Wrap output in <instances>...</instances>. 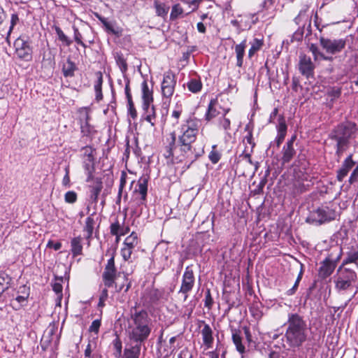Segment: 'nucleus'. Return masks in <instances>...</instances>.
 <instances>
[{
    "mask_svg": "<svg viewBox=\"0 0 358 358\" xmlns=\"http://www.w3.org/2000/svg\"><path fill=\"white\" fill-rule=\"evenodd\" d=\"M287 328L285 336L290 348H299L307 340L308 329L306 322L298 313H289L287 321Z\"/></svg>",
    "mask_w": 358,
    "mask_h": 358,
    "instance_id": "f257e3e1",
    "label": "nucleus"
},
{
    "mask_svg": "<svg viewBox=\"0 0 358 358\" xmlns=\"http://www.w3.org/2000/svg\"><path fill=\"white\" fill-rule=\"evenodd\" d=\"M357 130V127L355 122L347 121L338 124L330 132L329 138L336 143L335 156L338 162L341 160L344 152L349 148L350 139Z\"/></svg>",
    "mask_w": 358,
    "mask_h": 358,
    "instance_id": "f03ea898",
    "label": "nucleus"
},
{
    "mask_svg": "<svg viewBox=\"0 0 358 358\" xmlns=\"http://www.w3.org/2000/svg\"><path fill=\"white\" fill-rule=\"evenodd\" d=\"M167 142L168 145L165 147V153L164 154L166 159H173L175 157L179 162H182L184 159H188L190 163H192L204 152L203 149L201 152H196L192 144L177 142L175 132L170 134V138H167Z\"/></svg>",
    "mask_w": 358,
    "mask_h": 358,
    "instance_id": "7ed1b4c3",
    "label": "nucleus"
},
{
    "mask_svg": "<svg viewBox=\"0 0 358 358\" xmlns=\"http://www.w3.org/2000/svg\"><path fill=\"white\" fill-rule=\"evenodd\" d=\"M210 241H213V240L210 238V235L207 232L199 233L195 238H191L189 241L184 256L182 257L180 260L178 266L182 268L184 266L185 259L196 256L201 253L203 250H210V247H208Z\"/></svg>",
    "mask_w": 358,
    "mask_h": 358,
    "instance_id": "20e7f679",
    "label": "nucleus"
},
{
    "mask_svg": "<svg viewBox=\"0 0 358 358\" xmlns=\"http://www.w3.org/2000/svg\"><path fill=\"white\" fill-rule=\"evenodd\" d=\"M336 217V212L335 208H333L332 206H322L310 213V216L307 218V221L317 222L319 224H321L334 220Z\"/></svg>",
    "mask_w": 358,
    "mask_h": 358,
    "instance_id": "39448f33",
    "label": "nucleus"
},
{
    "mask_svg": "<svg viewBox=\"0 0 358 358\" xmlns=\"http://www.w3.org/2000/svg\"><path fill=\"white\" fill-rule=\"evenodd\" d=\"M320 44L326 53L334 55L343 51L346 46V40L343 38L331 39L321 36Z\"/></svg>",
    "mask_w": 358,
    "mask_h": 358,
    "instance_id": "423d86ee",
    "label": "nucleus"
},
{
    "mask_svg": "<svg viewBox=\"0 0 358 358\" xmlns=\"http://www.w3.org/2000/svg\"><path fill=\"white\" fill-rule=\"evenodd\" d=\"M15 54L17 57L24 61L32 59V48L27 36H20L14 42Z\"/></svg>",
    "mask_w": 358,
    "mask_h": 358,
    "instance_id": "0eeeda50",
    "label": "nucleus"
},
{
    "mask_svg": "<svg viewBox=\"0 0 358 358\" xmlns=\"http://www.w3.org/2000/svg\"><path fill=\"white\" fill-rule=\"evenodd\" d=\"M127 331L129 341L134 343L135 345H139V346L141 347V345L149 337L151 332V328H136L128 327Z\"/></svg>",
    "mask_w": 358,
    "mask_h": 358,
    "instance_id": "6e6552de",
    "label": "nucleus"
},
{
    "mask_svg": "<svg viewBox=\"0 0 358 358\" xmlns=\"http://www.w3.org/2000/svg\"><path fill=\"white\" fill-rule=\"evenodd\" d=\"M131 321L129 327L136 328H150L149 324L150 319L148 316L147 311L141 310L138 311L136 310L134 312L131 313Z\"/></svg>",
    "mask_w": 358,
    "mask_h": 358,
    "instance_id": "1a4fd4ad",
    "label": "nucleus"
},
{
    "mask_svg": "<svg viewBox=\"0 0 358 358\" xmlns=\"http://www.w3.org/2000/svg\"><path fill=\"white\" fill-rule=\"evenodd\" d=\"M196 124L193 121H188L187 126L182 127V134L178 136L177 142L192 144L196 139Z\"/></svg>",
    "mask_w": 358,
    "mask_h": 358,
    "instance_id": "9d476101",
    "label": "nucleus"
},
{
    "mask_svg": "<svg viewBox=\"0 0 358 358\" xmlns=\"http://www.w3.org/2000/svg\"><path fill=\"white\" fill-rule=\"evenodd\" d=\"M102 279L106 287H112L114 285L117 287L120 279L127 280L126 274L124 272H117V270H105Z\"/></svg>",
    "mask_w": 358,
    "mask_h": 358,
    "instance_id": "9b49d317",
    "label": "nucleus"
},
{
    "mask_svg": "<svg viewBox=\"0 0 358 358\" xmlns=\"http://www.w3.org/2000/svg\"><path fill=\"white\" fill-rule=\"evenodd\" d=\"M163 295L164 292L162 290L154 287H148L145 289L143 295V303L145 306L157 304L163 297Z\"/></svg>",
    "mask_w": 358,
    "mask_h": 358,
    "instance_id": "f8f14e48",
    "label": "nucleus"
},
{
    "mask_svg": "<svg viewBox=\"0 0 358 358\" xmlns=\"http://www.w3.org/2000/svg\"><path fill=\"white\" fill-rule=\"evenodd\" d=\"M341 271L342 270H338ZM343 273H341L339 277L336 282V288L338 289H347L352 284L357 275L352 270H343Z\"/></svg>",
    "mask_w": 358,
    "mask_h": 358,
    "instance_id": "ddd939ff",
    "label": "nucleus"
},
{
    "mask_svg": "<svg viewBox=\"0 0 358 358\" xmlns=\"http://www.w3.org/2000/svg\"><path fill=\"white\" fill-rule=\"evenodd\" d=\"M299 69L300 73L308 79L313 76L315 65L310 57L306 55L299 56Z\"/></svg>",
    "mask_w": 358,
    "mask_h": 358,
    "instance_id": "4468645a",
    "label": "nucleus"
},
{
    "mask_svg": "<svg viewBox=\"0 0 358 358\" xmlns=\"http://www.w3.org/2000/svg\"><path fill=\"white\" fill-rule=\"evenodd\" d=\"M194 284V277L192 270H186L183 274L182 285L180 292L185 294V299H187V294L192 289Z\"/></svg>",
    "mask_w": 358,
    "mask_h": 358,
    "instance_id": "2eb2a0df",
    "label": "nucleus"
},
{
    "mask_svg": "<svg viewBox=\"0 0 358 358\" xmlns=\"http://www.w3.org/2000/svg\"><path fill=\"white\" fill-rule=\"evenodd\" d=\"M29 295L30 287L29 286L26 285L20 286L17 291V296L14 299L15 301L18 303V307L16 308V310L27 305Z\"/></svg>",
    "mask_w": 358,
    "mask_h": 358,
    "instance_id": "dca6fc26",
    "label": "nucleus"
},
{
    "mask_svg": "<svg viewBox=\"0 0 358 358\" xmlns=\"http://www.w3.org/2000/svg\"><path fill=\"white\" fill-rule=\"evenodd\" d=\"M125 217L124 218L122 224H120L118 219L116 218L115 221L111 223L110 226V233L113 236H117L120 238L122 236H124L129 232V227L124 225V221Z\"/></svg>",
    "mask_w": 358,
    "mask_h": 358,
    "instance_id": "f3484780",
    "label": "nucleus"
},
{
    "mask_svg": "<svg viewBox=\"0 0 358 358\" xmlns=\"http://www.w3.org/2000/svg\"><path fill=\"white\" fill-rule=\"evenodd\" d=\"M78 70L76 63L72 61L71 57H68L66 62H64L62 67V72L65 78H73L75 72Z\"/></svg>",
    "mask_w": 358,
    "mask_h": 358,
    "instance_id": "a211bd4d",
    "label": "nucleus"
},
{
    "mask_svg": "<svg viewBox=\"0 0 358 358\" xmlns=\"http://www.w3.org/2000/svg\"><path fill=\"white\" fill-rule=\"evenodd\" d=\"M281 162L282 165L289 163L296 154L294 145L285 143L281 150Z\"/></svg>",
    "mask_w": 358,
    "mask_h": 358,
    "instance_id": "6ab92c4d",
    "label": "nucleus"
},
{
    "mask_svg": "<svg viewBox=\"0 0 358 358\" xmlns=\"http://www.w3.org/2000/svg\"><path fill=\"white\" fill-rule=\"evenodd\" d=\"M103 188L102 182L100 179H96V182L94 185L91 187L90 189V203L92 204H94V211L96 210V206L98 202L99 196L101 192V189Z\"/></svg>",
    "mask_w": 358,
    "mask_h": 358,
    "instance_id": "aec40b11",
    "label": "nucleus"
},
{
    "mask_svg": "<svg viewBox=\"0 0 358 358\" xmlns=\"http://www.w3.org/2000/svg\"><path fill=\"white\" fill-rule=\"evenodd\" d=\"M96 215V211H94L90 215L86 218L85 226L83 227V231L87 233V239H91L93 236L94 225L96 224V220L94 216Z\"/></svg>",
    "mask_w": 358,
    "mask_h": 358,
    "instance_id": "412c9836",
    "label": "nucleus"
},
{
    "mask_svg": "<svg viewBox=\"0 0 358 358\" xmlns=\"http://www.w3.org/2000/svg\"><path fill=\"white\" fill-rule=\"evenodd\" d=\"M69 278V274L66 271H65L64 275L59 276L55 275V282L52 284V289L57 294H59L60 296H62V283L64 280L68 281Z\"/></svg>",
    "mask_w": 358,
    "mask_h": 358,
    "instance_id": "4be33fe9",
    "label": "nucleus"
},
{
    "mask_svg": "<svg viewBox=\"0 0 358 358\" xmlns=\"http://www.w3.org/2000/svg\"><path fill=\"white\" fill-rule=\"evenodd\" d=\"M246 40L243 41L241 43L235 46V53L236 56V66L242 67L243 64V57L245 52Z\"/></svg>",
    "mask_w": 358,
    "mask_h": 358,
    "instance_id": "5701e85b",
    "label": "nucleus"
},
{
    "mask_svg": "<svg viewBox=\"0 0 358 358\" xmlns=\"http://www.w3.org/2000/svg\"><path fill=\"white\" fill-rule=\"evenodd\" d=\"M90 117L88 113L85 114L84 120H80L81 133L84 136H90L94 133V127L90 124Z\"/></svg>",
    "mask_w": 358,
    "mask_h": 358,
    "instance_id": "b1692460",
    "label": "nucleus"
},
{
    "mask_svg": "<svg viewBox=\"0 0 358 358\" xmlns=\"http://www.w3.org/2000/svg\"><path fill=\"white\" fill-rule=\"evenodd\" d=\"M12 282V278L5 271H0V296L11 286Z\"/></svg>",
    "mask_w": 358,
    "mask_h": 358,
    "instance_id": "393cba45",
    "label": "nucleus"
},
{
    "mask_svg": "<svg viewBox=\"0 0 358 358\" xmlns=\"http://www.w3.org/2000/svg\"><path fill=\"white\" fill-rule=\"evenodd\" d=\"M216 104H217V99H212L210 101L205 114V120L206 121H210L220 114V112L215 108Z\"/></svg>",
    "mask_w": 358,
    "mask_h": 358,
    "instance_id": "a878e982",
    "label": "nucleus"
},
{
    "mask_svg": "<svg viewBox=\"0 0 358 358\" xmlns=\"http://www.w3.org/2000/svg\"><path fill=\"white\" fill-rule=\"evenodd\" d=\"M154 7L155 8L156 15L165 20L168 16V13L170 7L168 4L160 1H155L154 2Z\"/></svg>",
    "mask_w": 358,
    "mask_h": 358,
    "instance_id": "bb28decb",
    "label": "nucleus"
},
{
    "mask_svg": "<svg viewBox=\"0 0 358 358\" xmlns=\"http://www.w3.org/2000/svg\"><path fill=\"white\" fill-rule=\"evenodd\" d=\"M201 335H202L203 344L207 348H210L212 346V344L213 342V331L208 324H206L203 326V327L201 330Z\"/></svg>",
    "mask_w": 358,
    "mask_h": 358,
    "instance_id": "cd10ccee",
    "label": "nucleus"
},
{
    "mask_svg": "<svg viewBox=\"0 0 358 358\" xmlns=\"http://www.w3.org/2000/svg\"><path fill=\"white\" fill-rule=\"evenodd\" d=\"M150 177L148 176H143L138 181V189H136L141 195V200L145 201L148 193V182Z\"/></svg>",
    "mask_w": 358,
    "mask_h": 358,
    "instance_id": "c85d7f7f",
    "label": "nucleus"
},
{
    "mask_svg": "<svg viewBox=\"0 0 358 358\" xmlns=\"http://www.w3.org/2000/svg\"><path fill=\"white\" fill-rule=\"evenodd\" d=\"M83 238L80 236L74 237L71 241V251L73 257L80 255L83 252Z\"/></svg>",
    "mask_w": 358,
    "mask_h": 358,
    "instance_id": "c756f323",
    "label": "nucleus"
},
{
    "mask_svg": "<svg viewBox=\"0 0 358 358\" xmlns=\"http://www.w3.org/2000/svg\"><path fill=\"white\" fill-rule=\"evenodd\" d=\"M309 50L313 53L315 60H317L318 58L328 62H332L334 60V57L331 55H326L320 51L318 47L314 43L310 44Z\"/></svg>",
    "mask_w": 358,
    "mask_h": 358,
    "instance_id": "7c9ffc66",
    "label": "nucleus"
},
{
    "mask_svg": "<svg viewBox=\"0 0 358 358\" xmlns=\"http://www.w3.org/2000/svg\"><path fill=\"white\" fill-rule=\"evenodd\" d=\"M141 347L139 345H131L129 348H125L122 358H138Z\"/></svg>",
    "mask_w": 358,
    "mask_h": 358,
    "instance_id": "2f4dec72",
    "label": "nucleus"
},
{
    "mask_svg": "<svg viewBox=\"0 0 358 358\" xmlns=\"http://www.w3.org/2000/svg\"><path fill=\"white\" fill-rule=\"evenodd\" d=\"M187 87L189 91L194 94H196L202 90L203 84L200 78H191L187 83Z\"/></svg>",
    "mask_w": 358,
    "mask_h": 358,
    "instance_id": "473e14b6",
    "label": "nucleus"
},
{
    "mask_svg": "<svg viewBox=\"0 0 358 358\" xmlns=\"http://www.w3.org/2000/svg\"><path fill=\"white\" fill-rule=\"evenodd\" d=\"M232 341L238 352L243 354L245 352V346L242 344V338L240 331L234 330L232 332Z\"/></svg>",
    "mask_w": 358,
    "mask_h": 358,
    "instance_id": "72a5a7b5",
    "label": "nucleus"
},
{
    "mask_svg": "<svg viewBox=\"0 0 358 358\" xmlns=\"http://www.w3.org/2000/svg\"><path fill=\"white\" fill-rule=\"evenodd\" d=\"M176 85V78L174 73L171 71L166 72L164 75L162 87H175Z\"/></svg>",
    "mask_w": 358,
    "mask_h": 358,
    "instance_id": "f704fd0d",
    "label": "nucleus"
},
{
    "mask_svg": "<svg viewBox=\"0 0 358 358\" xmlns=\"http://www.w3.org/2000/svg\"><path fill=\"white\" fill-rule=\"evenodd\" d=\"M115 59L117 65L119 66L121 72L124 73L128 70V65L127 63L126 59L124 57V55L120 52H117L115 54Z\"/></svg>",
    "mask_w": 358,
    "mask_h": 358,
    "instance_id": "c9c22d12",
    "label": "nucleus"
},
{
    "mask_svg": "<svg viewBox=\"0 0 358 358\" xmlns=\"http://www.w3.org/2000/svg\"><path fill=\"white\" fill-rule=\"evenodd\" d=\"M183 8L180 6V3H176L172 6L171 14H170V20L176 21L178 18L182 17L183 14Z\"/></svg>",
    "mask_w": 358,
    "mask_h": 358,
    "instance_id": "e433bc0d",
    "label": "nucleus"
},
{
    "mask_svg": "<svg viewBox=\"0 0 358 358\" xmlns=\"http://www.w3.org/2000/svg\"><path fill=\"white\" fill-rule=\"evenodd\" d=\"M358 262V246L357 249H352L348 252V257L343 260V264L338 267V268H343V266L348 263H357Z\"/></svg>",
    "mask_w": 358,
    "mask_h": 358,
    "instance_id": "4c0bfd02",
    "label": "nucleus"
},
{
    "mask_svg": "<svg viewBox=\"0 0 358 358\" xmlns=\"http://www.w3.org/2000/svg\"><path fill=\"white\" fill-rule=\"evenodd\" d=\"M341 87H329L327 90V95L331 97V102H334L336 99L341 96Z\"/></svg>",
    "mask_w": 358,
    "mask_h": 358,
    "instance_id": "58836bf2",
    "label": "nucleus"
},
{
    "mask_svg": "<svg viewBox=\"0 0 358 358\" xmlns=\"http://www.w3.org/2000/svg\"><path fill=\"white\" fill-rule=\"evenodd\" d=\"M138 240L137 234L133 231L129 236L125 238L124 245V247L133 249L138 245Z\"/></svg>",
    "mask_w": 358,
    "mask_h": 358,
    "instance_id": "ea45409f",
    "label": "nucleus"
},
{
    "mask_svg": "<svg viewBox=\"0 0 358 358\" xmlns=\"http://www.w3.org/2000/svg\"><path fill=\"white\" fill-rule=\"evenodd\" d=\"M141 88H142V99L143 100H150L153 101V96H152V90H150L148 83L146 80H144L141 84Z\"/></svg>",
    "mask_w": 358,
    "mask_h": 358,
    "instance_id": "a19ab883",
    "label": "nucleus"
},
{
    "mask_svg": "<svg viewBox=\"0 0 358 358\" xmlns=\"http://www.w3.org/2000/svg\"><path fill=\"white\" fill-rule=\"evenodd\" d=\"M94 159H85L83 162V167L90 178L92 173L94 171Z\"/></svg>",
    "mask_w": 358,
    "mask_h": 358,
    "instance_id": "79ce46f5",
    "label": "nucleus"
},
{
    "mask_svg": "<svg viewBox=\"0 0 358 358\" xmlns=\"http://www.w3.org/2000/svg\"><path fill=\"white\" fill-rule=\"evenodd\" d=\"M278 134L286 136L287 125L286 124L285 118L283 115H280L278 117V124L276 127Z\"/></svg>",
    "mask_w": 358,
    "mask_h": 358,
    "instance_id": "37998d69",
    "label": "nucleus"
},
{
    "mask_svg": "<svg viewBox=\"0 0 358 358\" xmlns=\"http://www.w3.org/2000/svg\"><path fill=\"white\" fill-rule=\"evenodd\" d=\"M262 40L255 38L252 43L251 48L248 51V57L251 58L254 55V54L262 48Z\"/></svg>",
    "mask_w": 358,
    "mask_h": 358,
    "instance_id": "c03bdc74",
    "label": "nucleus"
},
{
    "mask_svg": "<svg viewBox=\"0 0 358 358\" xmlns=\"http://www.w3.org/2000/svg\"><path fill=\"white\" fill-rule=\"evenodd\" d=\"M155 118H156V114H155V107L151 108L150 110H149L146 113L145 112L142 115V119H143V120H146L147 122H150L152 126H155V123L154 122Z\"/></svg>",
    "mask_w": 358,
    "mask_h": 358,
    "instance_id": "a18cd8bd",
    "label": "nucleus"
},
{
    "mask_svg": "<svg viewBox=\"0 0 358 358\" xmlns=\"http://www.w3.org/2000/svg\"><path fill=\"white\" fill-rule=\"evenodd\" d=\"M216 148L217 145H213L212 146V150L208 155L210 161L214 164H217L221 158V154L216 150Z\"/></svg>",
    "mask_w": 358,
    "mask_h": 358,
    "instance_id": "49530a36",
    "label": "nucleus"
},
{
    "mask_svg": "<svg viewBox=\"0 0 358 358\" xmlns=\"http://www.w3.org/2000/svg\"><path fill=\"white\" fill-rule=\"evenodd\" d=\"M105 31L108 33L115 35L117 37H120L122 36V29H115L111 22H108L106 26L103 27Z\"/></svg>",
    "mask_w": 358,
    "mask_h": 358,
    "instance_id": "de8ad7c7",
    "label": "nucleus"
},
{
    "mask_svg": "<svg viewBox=\"0 0 358 358\" xmlns=\"http://www.w3.org/2000/svg\"><path fill=\"white\" fill-rule=\"evenodd\" d=\"M55 31L59 41L65 43L66 45L69 46L72 43V41L70 40L63 32V31L59 27H55Z\"/></svg>",
    "mask_w": 358,
    "mask_h": 358,
    "instance_id": "09e8293b",
    "label": "nucleus"
},
{
    "mask_svg": "<svg viewBox=\"0 0 358 358\" xmlns=\"http://www.w3.org/2000/svg\"><path fill=\"white\" fill-rule=\"evenodd\" d=\"M113 348L115 350V352L114 353L115 357H120L122 355V343L120 338L118 336L113 341Z\"/></svg>",
    "mask_w": 358,
    "mask_h": 358,
    "instance_id": "8fccbe9b",
    "label": "nucleus"
},
{
    "mask_svg": "<svg viewBox=\"0 0 358 358\" xmlns=\"http://www.w3.org/2000/svg\"><path fill=\"white\" fill-rule=\"evenodd\" d=\"M78 194L74 191H68L64 194V201L67 203L73 204L77 201Z\"/></svg>",
    "mask_w": 358,
    "mask_h": 358,
    "instance_id": "3c124183",
    "label": "nucleus"
},
{
    "mask_svg": "<svg viewBox=\"0 0 358 358\" xmlns=\"http://www.w3.org/2000/svg\"><path fill=\"white\" fill-rule=\"evenodd\" d=\"M213 303L214 301L210 294V290L207 289L205 293L204 306L210 310L212 308Z\"/></svg>",
    "mask_w": 358,
    "mask_h": 358,
    "instance_id": "603ef678",
    "label": "nucleus"
},
{
    "mask_svg": "<svg viewBox=\"0 0 358 358\" xmlns=\"http://www.w3.org/2000/svg\"><path fill=\"white\" fill-rule=\"evenodd\" d=\"M355 162L352 159V155L350 154L348 156V157L344 160L343 165L341 167L350 171V170L355 166Z\"/></svg>",
    "mask_w": 358,
    "mask_h": 358,
    "instance_id": "864d4df0",
    "label": "nucleus"
},
{
    "mask_svg": "<svg viewBox=\"0 0 358 358\" xmlns=\"http://www.w3.org/2000/svg\"><path fill=\"white\" fill-rule=\"evenodd\" d=\"M126 178H127L126 173L122 172L121 177H120V184L119 190H118L117 202L120 201L122 190L126 184Z\"/></svg>",
    "mask_w": 358,
    "mask_h": 358,
    "instance_id": "5fc2aeb1",
    "label": "nucleus"
},
{
    "mask_svg": "<svg viewBox=\"0 0 358 358\" xmlns=\"http://www.w3.org/2000/svg\"><path fill=\"white\" fill-rule=\"evenodd\" d=\"M81 150L83 152V156L86 159H94V152L95 150L92 147L86 145Z\"/></svg>",
    "mask_w": 358,
    "mask_h": 358,
    "instance_id": "6e6d98bb",
    "label": "nucleus"
},
{
    "mask_svg": "<svg viewBox=\"0 0 358 358\" xmlns=\"http://www.w3.org/2000/svg\"><path fill=\"white\" fill-rule=\"evenodd\" d=\"M127 106L128 113L133 120H135L137 117V112L132 99L127 101Z\"/></svg>",
    "mask_w": 358,
    "mask_h": 358,
    "instance_id": "4d7b16f0",
    "label": "nucleus"
},
{
    "mask_svg": "<svg viewBox=\"0 0 358 358\" xmlns=\"http://www.w3.org/2000/svg\"><path fill=\"white\" fill-rule=\"evenodd\" d=\"M73 33H74V40H75V41L78 44L82 45L83 47L86 48L87 45L83 42V41H82V35L80 33L78 29L76 26H73Z\"/></svg>",
    "mask_w": 358,
    "mask_h": 358,
    "instance_id": "13d9d810",
    "label": "nucleus"
},
{
    "mask_svg": "<svg viewBox=\"0 0 358 358\" xmlns=\"http://www.w3.org/2000/svg\"><path fill=\"white\" fill-rule=\"evenodd\" d=\"M304 27L305 24L302 27H299V29L293 34L292 39L293 41H301L303 39V34H304Z\"/></svg>",
    "mask_w": 358,
    "mask_h": 358,
    "instance_id": "bf43d9fd",
    "label": "nucleus"
},
{
    "mask_svg": "<svg viewBox=\"0 0 358 358\" xmlns=\"http://www.w3.org/2000/svg\"><path fill=\"white\" fill-rule=\"evenodd\" d=\"M324 266H320L319 268H335L336 262H334L330 257H327L324 261Z\"/></svg>",
    "mask_w": 358,
    "mask_h": 358,
    "instance_id": "052dcab7",
    "label": "nucleus"
},
{
    "mask_svg": "<svg viewBox=\"0 0 358 358\" xmlns=\"http://www.w3.org/2000/svg\"><path fill=\"white\" fill-rule=\"evenodd\" d=\"M62 247V243L60 241H54L52 240H49L47 243L46 248L50 249H53L55 251L59 250Z\"/></svg>",
    "mask_w": 358,
    "mask_h": 358,
    "instance_id": "680f3d73",
    "label": "nucleus"
},
{
    "mask_svg": "<svg viewBox=\"0 0 358 358\" xmlns=\"http://www.w3.org/2000/svg\"><path fill=\"white\" fill-rule=\"evenodd\" d=\"M101 327V320H94L91 325L89 327V331L94 332L95 334H98L99 331V328Z\"/></svg>",
    "mask_w": 358,
    "mask_h": 358,
    "instance_id": "e2e57ef3",
    "label": "nucleus"
},
{
    "mask_svg": "<svg viewBox=\"0 0 358 358\" xmlns=\"http://www.w3.org/2000/svg\"><path fill=\"white\" fill-rule=\"evenodd\" d=\"M175 90V87H162V93L164 97L166 99H170Z\"/></svg>",
    "mask_w": 358,
    "mask_h": 358,
    "instance_id": "0e129e2a",
    "label": "nucleus"
},
{
    "mask_svg": "<svg viewBox=\"0 0 358 358\" xmlns=\"http://www.w3.org/2000/svg\"><path fill=\"white\" fill-rule=\"evenodd\" d=\"M286 136L278 134L275 140L270 143V147L275 145L278 148L280 146L285 140Z\"/></svg>",
    "mask_w": 358,
    "mask_h": 358,
    "instance_id": "69168bd1",
    "label": "nucleus"
},
{
    "mask_svg": "<svg viewBox=\"0 0 358 358\" xmlns=\"http://www.w3.org/2000/svg\"><path fill=\"white\" fill-rule=\"evenodd\" d=\"M97 79L94 83V90H102V84H103V76L101 72H97L96 73Z\"/></svg>",
    "mask_w": 358,
    "mask_h": 358,
    "instance_id": "338daca9",
    "label": "nucleus"
},
{
    "mask_svg": "<svg viewBox=\"0 0 358 358\" xmlns=\"http://www.w3.org/2000/svg\"><path fill=\"white\" fill-rule=\"evenodd\" d=\"M132 249L124 247L121 249V255L124 261H128L131 258Z\"/></svg>",
    "mask_w": 358,
    "mask_h": 358,
    "instance_id": "774afa93",
    "label": "nucleus"
}]
</instances>
